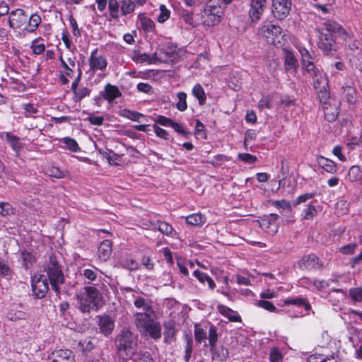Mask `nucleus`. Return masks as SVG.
Here are the masks:
<instances>
[{"mask_svg":"<svg viewBox=\"0 0 362 362\" xmlns=\"http://www.w3.org/2000/svg\"><path fill=\"white\" fill-rule=\"evenodd\" d=\"M346 34L344 28L335 22L327 21L319 33L318 47L325 54H329L337 48L334 39V36H341Z\"/></svg>","mask_w":362,"mask_h":362,"instance_id":"nucleus-1","label":"nucleus"},{"mask_svg":"<svg viewBox=\"0 0 362 362\" xmlns=\"http://www.w3.org/2000/svg\"><path fill=\"white\" fill-rule=\"evenodd\" d=\"M77 308L83 313L98 310L103 305V297L100 291L94 286H86L83 291L76 294Z\"/></svg>","mask_w":362,"mask_h":362,"instance_id":"nucleus-2","label":"nucleus"},{"mask_svg":"<svg viewBox=\"0 0 362 362\" xmlns=\"http://www.w3.org/2000/svg\"><path fill=\"white\" fill-rule=\"evenodd\" d=\"M134 323L139 332L148 334L153 339L160 338L161 327L155 320L153 310L136 313L134 315Z\"/></svg>","mask_w":362,"mask_h":362,"instance_id":"nucleus-3","label":"nucleus"},{"mask_svg":"<svg viewBox=\"0 0 362 362\" xmlns=\"http://www.w3.org/2000/svg\"><path fill=\"white\" fill-rule=\"evenodd\" d=\"M137 339L128 329H123L116 337L115 346L120 357L124 360L132 358L137 350Z\"/></svg>","mask_w":362,"mask_h":362,"instance_id":"nucleus-4","label":"nucleus"},{"mask_svg":"<svg viewBox=\"0 0 362 362\" xmlns=\"http://www.w3.org/2000/svg\"><path fill=\"white\" fill-rule=\"evenodd\" d=\"M44 270L49 280L52 288L57 294H59V286L64 283V276L62 266L55 256L49 257L48 262L45 265Z\"/></svg>","mask_w":362,"mask_h":362,"instance_id":"nucleus-5","label":"nucleus"},{"mask_svg":"<svg viewBox=\"0 0 362 362\" xmlns=\"http://www.w3.org/2000/svg\"><path fill=\"white\" fill-rule=\"evenodd\" d=\"M218 335L216 327L211 325L209 327V346L213 360L226 362L229 357V351L224 346H217Z\"/></svg>","mask_w":362,"mask_h":362,"instance_id":"nucleus-6","label":"nucleus"},{"mask_svg":"<svg viewBox=\"0 0 362 362\" xmlns=\"http://www.w3.org/2000/svg\"><path fill=\"white\" fill-rule=\"evenodd\" d=\"M203 13V16H206L209 21L207 23L208 25L218 24L221 21L223 13V8L221 6V1L209 0L204 8Z\"/></svg>","mask_w":362,"mask_h":362,"instance_id":"nucleus-7","label":"nucleus"},{"mask_svg":"<svg viewBox=\"0 0 362 362\" xmlns=\"http://www.w3.org/2000/svg\"><path fill=\"white\" fill-rule=\"evenodd\" d=\"M260 32L269 44L278 45L281 43L283 35L282 30L279 26L270 23L263 25Z\"/></svg>","mask_w":362,"mask_h":362,"instance_id":"nucleus-8","label":"nucleus"},{"mask_svg":"<svg viewBox=\"0 0 362 362\" xmlns=\"http://www.w3.org/2000/svg\"><path fill=\"white\" fill-rule=\"evenodd\" d=\"M31 287L33 296L42 299L47 295L49 290L47 279L41 274H35L31 279Z\"/></svg>","mask_w":362,"mask_h":362,"instance_id":"nucleus-9","label":"nucleus"},{"mask_svg":"<svg viewBox=\"0 0 362 362\" xmlns=\"http://www.w3.org/2000/svg\"><path fill=\"white\" fill-rule=\"evenodd\" d=\"M291 0H272V12L278 20L285 19L291 8Z\"/></svg>","mask_w":362,"mask_h":362,"instance_id":"nucleus-10","label":"nucleus"},{"mask_svg":"<svg viewBox=\"0 0 362 362\" xmlns=\"http://www.w3.org/2000/svg\"><path fill=\"white\" fill-rule=\"evenodd\" d=\"M317 92L318 98L321 102V103L324 104V113L327 120L333 121L334 120L339 114L338 108L337 107H334V112H329V110L327 105H329V93L327 91V88H324L322 90H316Z\"/></svg>","mask_w":362,"mask_h":362,"instance_id":"nucleus-11","label":"nucleus"},{"mask_svg":"<svg viewBox=\"0 0 362 362\" xmlns=\"http://www.w3.org/2000/svg\"><path fill=\"white\" fill-rule=\"evenodd\" d=\"M28 16L25 11L21 8H17L10 13L8 18L9 26L13 29L21 28L28 21Z\"/></svg>","mask_w":362,"mask_h":362,"instance_id":"nucleus-12","label":"nucleus"},{"mask_svg":"<svg viewBox=\"0 0 362 362\" xmlns=\"http://www.w3.org/2000/svg\"><path fill=\"white\" fill-rule=\"evenodd\" d=\"M97 325L100 332L106 337L110 335L115 329V320L107 315L97 316Z\"/></svg>","mask_w":362,"mask_h":362,"instance_id":"nucleus-13","label":"nucleus"},{"mask_svg":"<svg viewBox=\"0 0 362 362\" xmlns=\"http://www.w3.org/2000/svg\"><path fill=\"white\" fill-rule=\"evenodd\" d=\"M267 6V0H250L249 16L252 21L256 22L261 18Z\"/></svg>","mask_w":362,"mask_h":362,"instance_id":"nucleus-14","label":"nucleus"},{"mask_svg":"<svg viewBox=\"0 0 362 362\" xmlns=\"http://www.w3.org/2000/svg\"><path fill=\"white\" fill-rule=\"evenodd\" d=\"M279 216L276 214H271L262 218L259 225L269 235H274L277 233L279 224L277 223Z\"/></svg>","mask_w":362,"mask_h":362,"instance_id":"nucleus-15","label":"nucleus"},{"mask_svg":"<svg viewBox=\"0 0 362 362\" xmlns=\"http://www.w3.org/2000/svg\"><path fill=\"white\" fill-rule=\"evenodd\" d=\"M89 66L93 71H103L106 69L107 62L106 58L98 54V49L92 51L89 58Z\"/></svg>","mask_w":362,"mask_h":362,"instance_id":"nucleus-16","label":"nucleus"},{"mask_svg":"<svg viewBox=\"0 0 362 362\" xmlns=\"http://www.w3.org/2000/svg\"><path fill=\"white\" fill-rule=\"evenodd\" d=\"M284 305H295L303 307L305 310L310 311L312 308L308 300L303 296H292L282 300Z\"/></svg>","mask_w":362,"mask_h":362,"instance_id":"nucleus-17","label":"nucleus"},{"mask_svg":"<svg viewBox=\"0 0 362 362\" xmlns=\"http://www.w3.org/2000/svg\"><path fill=\"white\" fill-rule=\"evenodd\" d=\"M121 95L122 93L118 87L110 83H107L104 87V90L100 93V96L110 103Z\"/></svg>","mask_w":362,"mask_h":362,"instance_id":"nucleus-18","label":"nucleus"},{"mask_svg":"<svg viewBox=\"0 0 362 362\" xmlns=\"http://www.w3.org/2000/svg\"><path fill=\"white\" fill-rule=\"evenodd\" d=\"M52 362H74V356L71 350L59 349L52 353Z\"/></svg>","mask_w":362,"mask_h":362,"instance_id":"nucleus-19","label":"nucleus"},{"mask_svg":"<svg viewBox=\"0 0 362 362\" xmlns=\"http://www.w3.org/2000/svg\"><path fill=\"white\" fill-rule=\"evenodd\" d=\"M317 162L318 165L327 173L334 174L337 171V163L322 156L317 157Z\"/></svg>","mask_w":362,"mask_h":362,"instance_id":"nucleus-20","label":"nucleus"},{"mask_svg":"<svg viewBox=\"0 0 362 362\" xmlns=\"http://www.w3.org/2000/svg\"><path fill=\"white\" fill-rule=\"evenodd\" d=\"M132 60L136 63H145L148 64H154L156 60V53L149 55L146 53H140L139 52H134L132 54Z\"/></svg>","mask_w":362,"mask_h":362,"instance_id":"nucleus-21","label":"nucleus"},{"mask_svg":"<svg viewBox=\"0 0 362 362\" xmlns=\"http://www.w3.org/2000/svg\"><path fill=\"white\" fill-rule=\"evenodd\" d=\"M112 243L109 240H103L98 247V257L103 261H106L112 253Z\"/></svg>","mask_w":362,"mask_h":362,"instance_id":"nucleus-22","label":"nucleus"},{"mask_svg":"<svg viewBox=\"0 0 362 362\" xmlns=\"http://www.w3.org/2000/svg\"><path fill=\"white\" fill-rule=\"evenodd\" d=\"M218 311L223 316L227 317L231 322H240L241 318L237 312L233 310L230 308L223 305H218L217 306Z\"/></svg>","mask_w":362,"mask_h":362,"instance_id":"nucleus-23","label":"nucleus"},{"mask_svg":"<svg viewBox=\"0 0 362 362\" xmlns=\"http://www.w3.org/2000/svg\"><path fill=\"white\" fill-rule=\"evenodd\" d=\"M300 264L308 269H315L320 267L319 258L313 254L303 257Z\"/></svg>","mask_w":362,"mask_h":362,"instance_id":"nucleus-24","label":"nucleus"},{"mask_svg":"<svg viewBox=\"0 0 362 362\" xmlns=\"http://www.w3.org/2000/svg\"><path fill=\"white\" fill-rule=\"evenodd\" d=\"M41 21V17L37 13H33L28 17L24 30L28 33H33L37 30Z\"/></svg>","mask_w":362,"mask_h":362,"instance_id":"nucleus-25","label":"nucleus"},{"mask_svg":"<svg viewBox=\"0 0 362 362\" xmlns=\"http://www.w3.org/2000/svg\"><path fill=\"white\" fill-rule=\"evenodd\" d=\"M313 86L316 90L328 88V80L321 71L315 76H313Z\"/></svg>","mask_w":362,"mask_h":362,"instance_id":"nucleus-26","label":"nucleus"},{"mask_svg":"<svg viewBox=\"0 0 362 362\" xmlns=\"http://www.w3.org/2000/svg\"><path fill=\"white\" fill-rule=\"evenodd\" d=\"M209 329H204L197 325L194 326V339L197 343L204 342V346H207L206 339L209 340Z\"/></svg>","mask_w":362,"mask_h":362,"instance_id":"nucleus-27","label":"nucleus"},{"mask_svg":"<svg viewBox=\"0 0 362 362\" xmlns=\"http://www.w3.org/2000/svg\"><path fill=\"white\" fill-rule=\"evenodd\" d=\"M192 94L198 100L200 105H204L206 101V96L203 87L197 83L192 90Z\"/></svg>","mask_w":362,"mask_h":362,"instance_id":"nucleus-28","label":"nucleus"},{"mask_svg":"<svg viewBox=\"0 0 362 362\" xmlns=\"http://www.w3.org/2000/svg\"><path fill=\"white\" fill-rule=\"evenodd\" d=\"M284 65L286 70L292 68H296L298 62L292 52L284 49Z\"/></svg>","mask_w":362,"mask_h":362,"instance_id":"nucleus-29","label":"nucleus"},{"mask_svg":"<svg viewBox=\"0 0 362 362\" xmlns=\"http://www.w3.org/2000/svg\"><path fill=\"white\" fill-rule=\"evenodd\" d=\"M120 4L117 0H108V10L110 16L115 19L118 20L120 17Z\"/></svg>","mask_w":362,"mask_h":362,"instance_id":"nucleus-30","label":"nucleus"},{"mask_svg":"<svg viewBox=\"0 0 362 362\" xmlns=\"http://www.w3.org/2000/svg\"><path fill=\"white\" fill-rule=\"evenodd\" d=\"M193 275L201 282L204 283L207 282L209 288L214 289L216 287V284L214 280L208 276L206 274L200 272L199 270H194L193 272Z\"/></svg>","mask_w":362,"mask_h":362,"instance_id":"nucleus-31","label":"nucleus"},{"mask_svg":"<svg viewBox=\"0 0 362 362\" xmlns=\"http://www.w3.org/2000/svg\"><path fill=\"white\" fill-rule=\"evenodd\" d=\"M347 179L351 182L361 180L362 172L361 168L357 165H353L351 167L347 174Z\"/></svg>","mask_w":362,"mask_h":362,"instance_id":"nucleus-32","label":"nucleus"},{"mask_svg":"<svg viewBox=\"0 0 362 362\" xmlns=\"http://www.w3.org/2000/svg\"><path fill=\"white\" fill-rule=\"evenodd\" d=\"M155 229H157L161 233L165 235H173L174 229L173 226L167 222L158 221L154 226Z\"/></svg>","mask_w":362,"mask_h":362,"instance_id":"nucleus-33","label":"nucleus"},{"mask_svg":"<svg viewBox=\"0 0 362 362\" xmlns=\"http://www.w3.org/2000/svg\"><path fill=\"white\" fill-rule=\"evenodd\" d=\"M135 4L132 0H122L120 15L124 16L132 13L135 10Z\"/></svg>","mask_w":362,"mask_h":362,"instance_id":"nucleus-34","label":"nucleus"},{"mask_svg":"<svg viewBox=\"0 0 362 362\" xmlns=\"http://www.w3.org/2000/svg\"><path fill=\"white\" fill-rule=\"evenodd\" d=\"M193 351V339L190 336H186L185 345L184 359L185 362H189Z\"/></svg>","mask_w":362,"mask_h":362,"instance_id":"nucleus-35","label":"nucleus"},{"mask_svg":"<svg viewBox=\"0 0 362 362\" xmlns=\"http://www.w3.org/2000/svg\"><path fill=\"white\" fill-rule=\"evenodd\" d=\"M21 258L22 259L23 267L26 269L31 267L35 262V257L26 250H23L21 252Z\"/></svg>","mask_w":362,"mask_h":362,"instance_id":"nucleus-36","label":"nucleus"},{"mask_svg":"<svg viewBox=\"0 0 362 362\" xmlns=\"http://www.w3.org/2000/svg\"><path fill=\"white\" fill-rule=\"evenodd\" d=\"M61 143L65 145V147L73 152H78L81 148L74 139L70 137H64L61 139Z\"/></svg>","mask_w":362,"mask_h":362,"instance_id":"nucleus-37","label":"nucleus"},{"mask_svg":"<svg viewBox=\"0 0 362 362\" xmlns=\"http://www.w3.org/2000/svg\"><path fill=\"white\" fill-rule=\"evenodd\" d=\"M177 101L176 103V107L178 110L183 112L187 108V94L183 91L177 93Z\"/></svg>","mask_w":362,"mask_h":362,"instance_id":"nucleus-38","label":"nucleus"},{"mask_svg":"<svg viewBox=\"0 0 362 362\" xmlns=\"http://www.w3.org/2000/svg\"><path fill=\"white\" fill-rule=\"evenodd\" d=\"M186 222L192 226H200L205 222V218L201 214H193L186 218Z\"/></svg>","mask_w":362,"mask_h":362,"instance_id":"nucleus-39","label":"nucleus"},{"mask_svg":"<svg viewBox=\"0 0 362 362\" xmlns=\"http://www.w3.org/2000/svg\"><path fill=\"white\" fill-rule=\"evenodd\" d=\"M13 275V270L8 262L0 260V276L8 279Z\"/></svg>","mask_w":362,"mask_h":362,"instance_id":"nucleus-40","label":"nucleus"},{"mask_svg":"<svg viewBox=\"0 0 362 362\" xmlns=\"http://www.w3.org/2000/svg\"><path fill=\"white\" fill-rule=\"evenodd\" d=\"M8 318L14 322L20 320H27L30 318V315L27 313L18 310L15 312H11L8 314Z\"/></svg>","mask_w":362,"mask_h":362,"instance_id":"nucleus-41","label":"nucleus"},{"mask_svg":"<svg viewBox=\"0 0 362 362\" xmlns=\"http://www.w3.org/2000/svg\"><path fill=\"white\" fill-rule=\"evenodd\" d=\"M134 305L137 308H142L143 312L153 310L149 302L142 297H136L134 301Z\"/></svg>","mask_w":362,"mask_h":362,"instance_id":"nucleus-42","label":"nucleus"},{"mask_svg":"<svg viewBox=\"0 0 362 362\" xmlns=\"http://www.w3.org/2000/svg\"><path fill=\"white\" fill-rule=\"evenodd\" d=\"M22 108L24 110V115L27 117H35L34 115L38 113L37 106L31 103H24L22 105Z\"/></svg>","mask_w":362,"mask_h":362,"instance_id":"nucleus-43","label":"nucleus"},{"mask_svg":"<svg viewBox=\"0 0 362 362\" xmlns=\"http://www.w3.org/2000/svg\"><path fill=\"white\" fill-rule=\"evenodd\" d=\"M120 264L123 268L127 269L129 270H136L138 269L139 264L138 263L130 257H127L120 261Z\"/></svg>","mask_w":362,"mask_h":362,"instance_id":"nucleus-44","label":"nucleus"},{"mask_svg":"<svg viewBox=\"0 0 362 362\" xmlns=\"http://www.w3.org/2000/svg\"><path fill=\"white\" fill-rule=\"evenodd\" d=\"M270 362H282L283 354L277 347H273L269 351Z\"/></svg>","mask_w":362,"mask_h":362,"instance_id":"nucleus-45","label":"nucleus"},{"mask_svg":"<svg viewBox=\"0 0 362 362\" xmlns=\"http://www.w3.org/2000/svg\"><path fill=\"white\" fill-rule=\"evenodd\" d=\"M358 245L356 243H350L339 248V252L345 255H351L354 254Z\"/></svg>","mask_w":362,"mask_h":362,"instance_id":"nucleus-46","label":"nucleus"},{"mask_svg":"<svg viewBox=\"0 0 362 362\" xmlns=\"http://www.w3.org/2000/svg\"><path fill=\"white\" fill-rule=\"evenodd\" d=\"M122 115L129 119L136 122H139V119L144 116L141 113L127 109L123 110V113Z\"/></svg>","mask_w":362,"mask_h":362,"instance_id":"nucleus-47","label":"nucleus"},{"mask_svg":"<svg viewBox=\"0 0 362 362\" xmlns=\"http://www.w3.org/2000/svg\"><path fill=\"white\" fill-rule=\"evenodd\" d=\"M170 10L165 5L162 4L160 6V13L157 17V20L159 23H164L170 18Z\"/></svg>","mask_w":362,"mask_h":362,"instance_id":"nucleus-48","label":"nucleus"},{"mask_svg":"<svg viewBox=\"0 0 362 362\" xmlns=\"http://www.w3.org/2000/svg\"><path fill=\"white\" fill-rule=\"evenodd\" d=\"M349 295L356 302H362V286L349 289Z\"/></svg>","mask_w":362,"mask_h":362,"instance_id":"nucleus-49","label":"nucleus"},{"mask_svg":"<svg viewBox=\"0 0 362 362\" xmlns=\"http://www.w3.org/2000/svg\"><path fill=\"white\" fill-rule=\"evenodd\" d=\"M8 141L10 144L12 148L18 153L22 148V144L20 142L18 137L13 135H8Z\"/></svg>","mask_w":362,"mask_h":362,"instance_id":"nucleus-50","label":"nucleus"},{"mask_svg":"<svg viewBox=\"0 0 362 362\" xmlns=\"http://www.w3.org/2000/svg\"><path fill=\"white\" fill-rule=\"evenodd\" d=\"M272 205L278 209L291 210V206L288 202L285 199L272 201Z\"/></svg>","mask_w":362,"mask_h":362,"instance_id":"nucleus-51","label":"nucleus"},{"mask_svg":"<svg viewBox=\"0 0 362 362\" xmlns=\"http://www.w3.org/2000/svg\"><path fill=\"white\" fill-rule=\"evenodd\" d=\"M135 362H154L148 352H139L134 359Z\"/></svg>","mask_w":362,"mask_h":362,"instance_id":"nucleus-52","label":"nucleus"},{"mask_svg":"<svg viewBox=\"0 0 362 362\" xmlns=\"http://www.w3.org/2000/svg\"><path fill=\"white\" fill-rule=\"evenodd\" d=\"M90 90L86 88H78L75 93V100L76 101H80L83 98H84L86 96H88L90 95Z\"/></svg>","mask_w":362,"mask_h":362,"instance_id":"nucleus-53","label":"nucleus"},{"mask_svg":"<svg viewBox=\"0 0 362 362\" xmlns=\"http://www.w3.org/2000/svg\"><path fill=\"white\" fill-rule=\"evenodd\" d=\"M141 24L145 31H152L154 28V22L149 18L144 17L141 18Z\"/></svg>","mask_w":362,"mask_h":362,"instance_id":"nucleus-54","label":"nucleus"},{"mask_svg":"<svg viewBox=\"0 0 362 362\" xmlns=\"http://www.w3.org/2000/svg\"><path fill=\"white\" fill-rule=\"evenodd\" d=\"M153 128L154 129V132L156 134L157 136L165 140L169 139V134L168 132L165 130L164 129L160 128L158 127L156 124H154L153 125Z\"/></svg>","mask_w":362,"mask_h":362,"instance_id":"nucleus-55","label":"nucleus"},{"mask_svg":"<svg viewBox=\"0 0 362 362\" xmlns=\"http://www.w3.org/2000/svg\"><path fill=\"white\" fill-rule=\"evenodd\" d=\"M47 173L50 177L54 178H62L64 177V173L57 167H51L47 170Z\"/></svg>","mask_w":362,"mask_h":362,"instance_id":"nucleus-56","label":"nucleus"},{"mask_svg":"<svg viewBox=\"0 0 362 362\" xmlns=\"http://www.w3.org/2000/svg\"><path fill=\"white\" fill-rule=\"evenodd\" d=\"M257 305L259 307H261V308H264V310H268L269 312H276V308L274 306V305L268 300H261L258 301Z\"/></svg>","mask_w":362,"mask_h":362,"instance_id":"nucleus-57","label":"nucleus"},{"mask_svg":"<svg viewBox=\"0 0 362 362\" xmlns=\"http://www.w3.org/2000/svg\"><path fill=\"white\" fill-rule=\"evenodd\" d=\"M344 92L348 103L350 104L354 103L355 101L356 95L355 90L352 87L348 86L345 88Z\"/></svg>","mask_w":362,"mask_h":362,"instance_id":"nucleus-58","label":"nucleus"},{"mask_svg":"<svg viewBox=\"0 0 362 362\" xmlns=\"http://www.w3.org/2000/svg\"><path fill=\"white\" fill-rule=\"evenodd\" d=\"M303 216L305 219L312 218L314 215L316 214V209L315 206L309 204L304 210H303Z\"/></svg>","mask_w":362,"mask_h":362,"instance_id":"nucleus-59","label":"nucleus"},{"mask_svg":"<svg viewBox=\"0 0 362 362\" xmlns=\"http://www.w3.org/2000/svg\"><path fill=\"white\" fill-rule=\"evenodd\" d=\"M155 122L157 123V124H159L162 126H165V127H171L173 121L170 119V118H168L165 116H163V115H158L156 119H155Z\"/></svg>","mask_w":362,"mask_h":362,"instance_id":"nucleus-60","label":"nucleus"},{"mask_svg":"<svg viewBox=\"0 0 362 362\" xmlns=\"http://www.w3.org/2000/svg\"><path fill=\"white\" fill-rule=\"evenodd\" d=\"M303 68L312 76H315V74L320 71V70L317 68L313 62L305 64V65L303 66Z\"/></svg>","mask_w":362,"mask_h":362,"instance_id":"nucleus-61","label":"nucleus"},{"mask_svg":"<svg viewBox=\"0 0 362 362\" xmlns=\"http://www.w3.org/2000/svg\"><path fill=\"white\" fill-rule=\"evenodd\" d=\"M87 119L91 124L100 126L103 124L104 117L103 116H95L94 115H90Z\"/></svg>","mask_w":362,"mask_h":362,"instance_id":"nucleus-62","label":"nucleus"},{"mask_svg":"<svg viewBox=\"0 0 362 362\" xmlns=\"http://www.w3.org/2000/svg\"><path fill=\"white\" fill-rule=\"evenodd\" d=\"M238 157L248 164H252L257 160V158L250 153H239Z\"/></svg>","mask_w":362,"mask_h":362,"instance_id":"nucleus-63","label":"nucleus"},{"mask_svg":"<svg viewBox=\"0 0 362 362\" xmlns=\"http://www.w3.org/2000/svg\"><path fill=\"white\" fill-rule=\"evenodd\" d=\"M82 274L90 281H93L97 278V273L90 269H85L83 270Z\"/></svg>","mask_w":362,"mask_h":362,"instance_id":"nucleus-64","label":"nucleus"}]
</instances>
